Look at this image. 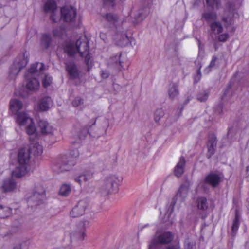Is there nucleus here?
I'll use <instances>...</instances> for the list:
<instances>
[{"mask_svg": "<svg viewBox=\"0 0 249 249\" xmlns=\"http://www.w3.org/2000/svg\"><path fill=\"white\" fill-rule=\"evenodd\" d=\"M64 51L69 56H73L79 53L80 56L85 58V62L89 67L91 63V56L89 53L88 42L86 39H77L76 42H69L64 48Z\"/></svg>", "mask_w": 249, "mask_h": 249, "instance_id": "obj_1", "label": "nucleus"}, {"mask_svg": "<svg viewBox=\"0 0 249 249\" xmlns=\"http://www.w3.org/2000/svg\"><path fill=\"white\" fill-rule=\"evenodd\" d=\"M103 18H105L109 23L110 27L113 28V30L115 32L116 36H118L120 35V38L117 42V44L121 47L126 45L129 41V38L125 32L122 31V26L124 21L119 20L118 17L114 14L109 13L103 16Z\"/></svg>", "mask_w": 249, "mask_h": 249, "instance_id": "obj_2", "label": "nucleus"}, {"mask_svg": "<svg viewBox=\"0 0 249 249\" xmlns=\"http://www.w3.org/2000/svg\"><path fill=\"white\" fill-rule=\"evenodd\" d=\"M30 160V153L28 148H22L19 150L18 156V165L12 172V177L20 178L27 173V167Z\"/></svg>", "mask_w": 249, "mask_h": 249, "instance_id": "obj_3", "label": "nucleus"}, {"mask_svg": "<svg viewBox=\"0 0 249 249\" xmlns=\"http://www.w3.org/2000/svg\"><path fill=\"white\" fill-rule=\"evenodd\" d=\"M70 157L63 156L59 159L55 165V170L58 172H64L70 170L71 167L74 166L75 162L72 158H75L79 156V151L77 149H74L70 152Z\"/></svg>", "mask_w": 249, "mask_h": 249, "instance_id": "obj_4", "label": "nucleus"}, {"mask_svg": "<svg viewBox=\"0 0 249 249\" xmlns=\"http://www.w3.org/2000/svg\"><path fill=\"white\" fill-rule=\"evenodd\" d=\"M121 181L116 175H110L107 177L100 189V192L103 196H106L116 191L119 183Z\"/></svg>", "mask_w": 249, "mask_h": 249, "instance_id": "obj_5", "label": "nucleus"}, {"mask_svg": "<svg viewBox=\"0 0 249 249\" xmlns=\"http://www.w3.org/2000/svg\"><path fill=\"white\" fill-rule=\"evenodd\" d=\"M45 192L41 185L39 184L36 185L32 195L27 196L28 206L32 208L41 203L45 197Z\"/></svg>", "mask_w": 249, "mask_h": 249, "instance_id": "obj_6", "label": "nucleus"}, {"mask_svg": "<svg viewBox=\"0 0 249 249\" xmlns=\"http://www.w3.org/2000/svg\"><path fill=\"white\" fill-rule=\"evenodd\" d=\"M28 60L24 55L17 58L11 66L9 75L11 78H14L27 64Z\"/></svg>", "mask_w": 249, "mask_h": 249, "instance_id": "obj_7", "label": "nucleus"}, {"mask_svg": "<svg viewBox=\"0 0 249 249\" xmlns=\"http://www.w3.org/2000/svg\"><path fill=\"white\" fill-rule=\"evenodd\" d=\"M173 239V235L170 232H165L159 235L156 233L150 242V248H151L159 244H168L171 242Z\"/></svg>", "mask_w": 249, "mask_h": 249, "instance_id": "obj_8", "label": "nucleus"}, {"mask_svg": "<svg viewBox=\"0 0 249 249\" xmlns=\"http://www.w3.org/2000/svg\"><path fill=\"white\" fill-rule=\"evenodd\" d=\"M89 206V199L86 198L80 200L71 211L70 216L75 218L83 215Z\"/></svg>", "mask_w": 249, "mask_h": 249, "instance_id": "obj_9", "label": "nucleus"}, {"mask_svg": "<svg viewBox=\"0 0 249 249\" xmlns=\"http://www.w3.org/2000/svg\"><path fill=\"white\" fill-rule=\"evenodd\" d=\"M224 178L223 173L219 171L211 172L205 178L204 181L213 187H217Z\"/></svg>", "mask_w": 249, "mask_h": 249, "instance_id": "obj_10", "label": "nucleus"}, {"mask_svg": "<svg viewBox=\"0 0 249 249\" xmlns=\"http://www.w3.org/2000/svg\"><path fill=\"white\" fill-rule=\"evenodd\" d=\"M189 190V187L187 185L182 184L178 189L176 196L173 198L172 202H171L169 209H170L169 214L173 212L174 206L176 204V201L179 199L180 201L184 200L186 197Z\"/></svg>", "mask_w": 249, "mask_h": 249, "instance_id": "obj_11", "label": "nucleus"}, {"mask_svg": "<svg viewBox=\"0 0 249 249\" xmlns=\"http://www.w3.org/2000/svg\"><path fill=\"white\" fill-rule=\"evenodd\" d=\"M235 11V9L234 4L231 2L227 3L226 8L222 18V20L225 23V26L226 27L232 24V18Z\"/></svg>", "mask_w": 249, "mask_h": 249, "instance_id": "obj_12", "label": "nucleus"}, {"mask_svg": "<svg viewBox=\"0 0 249 249\" xmlns=\"http://www.w3.org/2000/svg\"><path fill=\"white\" fill-rule=\"evenodd\" d=\"M94 167L91 164L88 168L85 169L78 176L74 178V180L81 184L91 179L94 174Z\"/></svg>", "mask_w": 249, "mask_h": 249, "instance_id": "obj_13", "label": "nucleus"}, {"mask_svg": "<svg viewBox=\"0 0 249 249\" xmlns=\"http://www.w3.org/2000/svg\"><path fill=\"white\" fill-rule=\"evenodd\" d=\"M61 18L66 22H73L76 15V9L71 6H64L61 9Z\"/></svg>", "mask_w": 249, "mask_h": 249, "instance_id": "obj_14", "label": "nucleus"}, {"mask_svg": "<svg viewBox=\"0 0 249 249\" xmlns=\"http://www.w3.org/2000/svg\"><path fill=\"white\" fill-rule=\"evenodd\" d=\"M89 224V222L85 221L79 224V229L72 232L71 234V238L72 240L82 241L84 239L86 234L85 233V227Z\"/></svg>", "mask_w": 249, "mask_h": 249, "instance_id": "obj_15", "label": "nucleus"}, {"mask_svg": "<svg viewBox=\"0 0 249 249\" xmlns=\"http://www.w3.org/2000/svg\"><path fill=\"white\" fill-rule=\"evenodd\" d=\"M217 147V139L215 135H210L207 142L208 151L206 157L210 159L215 153Z\"/></svg>", "mask_w": 249, "mask_h": 249, "instance_id": "obj_16", "label": "nucleus"}, {"mask_svg": "<svg viewBox=\"0 0 249 249\" xmlns=\"http://www.w3.org/2000/svg\"><path fill=\"white\" fill-rule=\"evenodd\" d=\"M57 5L55 2L52 0H48L44 5V10L45 12H51L50 19L54 23H56L58 20L55 17V13Z\"/></svg>", "mask_w": 249, "mask_h": 249, "instance_id": "obj_17", "label": "nucleus"}, {"mask_svg": "<svg viewBox=\"0 0 249 249\" xmlns=\"http://www.w3.org/2000/svg\"><path fill=\"white\" fill-rule=\"evenodd\" d=\"M122 54L117 53L114 56L111 57L108 61V65L119 71L124 69L123 61L121 58Z\"/></svg>", "mask_w": 249, "mask_h": 249, "instance_id": "obj_18", "label": "nucleus"}, {"mask_svg": "<svg viewBox=\"0 0 249 249\" xmlns=\"http://www.w3.org/2000/svg\"><path fill=\"white\" fill-rule=\"evenodd\" d=\"M66 67L71 79L74 80L78 78L79 72L76 64L74 62H70L67 63Z\"/></svg>", "mask_w": 249, "mask_h": 249, "instance_id": "obj_19", "label": "nucleus"}, {"mask_svg": "<svg viewBox=\"0 0 249 249\" xmlns=\"http://www.w3.org/2000/svg\"><path fill=\"white\" fill-rule=\"evenodd\" d=\"M151 0H147L146 4L144 7L139 9L137 15L136 16V19L137 22L142 21L149 13Z\"/></svg>", "mask_w": 249, "mask_h": 249, "instance_id": "obj_20", "label": "nucleus"}, {"mask_svg": "<svg viewBox=\"0 0 249 249\" xmlns=\"http://www.w3.org/2000/svg\"><path fill=\"white\" fill-rule=\"evenodd\" d=\"M186 160L183 156H181L176 166L174 169V175L177 178L180 177L184 172Z\"/></svg>", "mask_w": 249, "mask_h": 249, "instance_id": "obj_21", "label": "nucleus"}, {"mask_svg": "<svg viewBox=\"0 0 249 249\" xmlns=\"http://www.w3.org/2000/svg\"><path fill=\"white\" fill-rule=\"evenodd\" d=\"M53 40L49 33L43 34L40 39V45L42 48L47 49L52 46Z\"/></svg>", "mask_w": 249, "mask_h": 249, "instance_id": "obj_22", "label": "nucleus"}, {"mask_svg": "<svg viewBox=\"0 0 249 249\" xmlns=\"http://www.w3.org/2000/svg\"><path fill=\"white\" fill-rule=\"evenodd\" d=\"M2 185L5 193L12 192L17 187V183L12 178L5 179Z\"/></svg>", "mask_w": 249, "mask_h": 249, "instance_id": "obj_23", "label": "nucleus"}, {"mask_svg": "<svg viewBox=\"0 0 249 249\" xmlns=\"http://www.w3.org/2000/svg\"><path fill=\"white\" fill-rule=\"evenodd\" d=\"M32 119L24 112H18L17 114L16 122L20 125H24L29 123H32Z\"/></svg>", "mask_w": 249, "mask_h": 249, "instance_id": "obj_24", "label": "nucleus"}, {"mask_svg": "<svg viewBox=\"0 0 249 249\" xmlns=\"http://www.w3.org/2000/svg\"><path fill=\"white\" fill-rule=\"evenodd\" d=\"M38 125L41 133L43 134H50L53 131V127L46 121L39 120L38 122Z\"/></svg>", "mask_w": 249, "mask_h": 249, "instance_id": "obj_25", "label": "nucleus"}, {"mask_svg": "<svg viewBox=\"0 0 249 249\" xmlns=\"http://www.w3.org/2000/svg\"><path fill=\"white\" fill-rule=\"evenodd\" d=\"M45 69V65L43 63H36L33 64L28 72L30 74H35L36 75H40Z\"/></svg>", "mask_w": 249, "mask_h": 249, "instance_id": "obj_26", "label": "nucleus"}, {"mask_svg": "<svg viewBox=\"0 0 249 249\" xmlns=\"http://www.w3.org/2000/svg\"><path fill=\"white\" fill-rule=\"evenodd\" d=\"M39 82L36 78H29L27 80L26 88L30 91L36 92L39 89Z\"/></svg>", "mask_w": 249, "mask_h": 249, "instance_id": "obj_27", "label": "nucleus"}, {"mask_svg": "<svg viewBox=\"0 0 249 249\" xmlns=\"http://www.w3.org/2000/svg\"><path fill=\"white\" fill-rule=\"evenodd\" d=\"M23 107L22 103L17 99H12L10 102V109L14 114H17Z\"/></svg>", "mask_w": 249, "mask_h": 249, "instance_id": "obj_28", "label": "nucleus"}, {"mask_svg": "<svg viewBox=\"0 0 249 249\" xmlns=\"http://www.w3.org/2000/svg\"><path fill=\"white\" fill-rule=\"evenodd\" d=\"M27 124L28 125L26 127V132L29 136V139L30 141H35L37 139L35 124L32 121V123H29Z\"/></svg>", "mask_w": 249, "mask_h": 249, "instance_id": "obj_29", "label": "nucleus"}, {"mask_svg": "<svg viewBox=\"0 0 249 249\" xmlns=\"http://www.w3.org/2000/svg\"><path fill=\"white\" fill-rule=\"evenodd\" d=\"M32 142L30 145V147L28 148L29 152H33L34 155L38 156L42 154L43 152L42 146L40 145L38 142L35 141H31Z\"/></svg>", "mask_w": 249, "mask_h": 249, "instance_id": "obj_30", "label": "nucleus"}, {"mask_svg": "<svg viewBox=\"0 0 249 249\" xmlns=\"http://www.w3.org/2000/svg\"><path fill=\"white\" fill-rule=\"evenodd\" d=\"M240 216L237 210L235 212V217L233 220L231 226V236L234 237L235 236L240 225Z\"/></svg>", "mask_w": 249, "mask_h": 249, "instance_id": "obj_31", "label": "nucleus"}, {"mask_svg": "<svg viewBox=\"0 0 249 249\" xmlns=\"http://www.w3.org/2000/svg\"><path fill=\"white\" fill-rule=\"evenodd\" d=\"M211 33L213 35H219L223 30V27L222 24L218 21H213L210 24Z\"/></svg>", "mask_w": 249, "mask_h": 249, "instance_id": "obj_32", "label": "nucleus"}, {"mask_svg": "<svg viewBox=\"0 0 249 249\" xmlns=\"http://www.w3.org/2000/svg\"><path fill=\"white\" fill-rule=\"evenodd\" d=\"M168 96L171 100L175 99L179 94L178 85L176 83L171 84L168 89Z\"/></svg>", "mask_w": 249, "mask_h": 249, "instance_id": "obj_33", "label": "nucleus"}, {"mask_svg": "<svg viewBox=\"0 0 249 249\" xmlns=\"http://www.w3.org/2000/svg\"><path fill=\"white\" fill-rule=\"evenodd\" d=\"M52 103V100L50 97H45L41 99L39 104V107L41 111H46L49 108Z\"/></svg>", "mask_w": 249, "mask_h": 249, "instance_id": "obj_34", "label": "nucleus"}, {"mask_svg": "<svg viewBox=\"0 0 249 249\" xmlns=\"http://www.w3.org/2000/svg\"><path fill=\"white\" fill-rule=\"evenodd\" d=\"M197 207L198 209L201 210H206L208 208V204L206 198L200 197L197 199Z\"/></svg>", "mask_w": 249, "mask_h": 249, "instance_id": "obj_35", "label": "nucleus"}, {"mask_svg": "<svg viewBox=\"0 0 249 249\" xmlns=\"http://www.w3.org/2000/svg\"><path fill=\"white\" fill-rule=\"evenodd\" d=\"M11 215V209L0 205V218H4Z\"/></svg>", "mask_w": 249, "mask_h": 249, "instance_id": "obj_36", "label": "nucleus"}, {"mask_svg": "<svg viewBox=\"0 0 249 249\" xmlns=\"http://www.w3.org/2000/svg\"><path fill=\"white\" fill-rule=\"evenodd\" d=\"M71 192V186L69 184H63L59 190V194L63 196H68Z\"/></svg>", "mask_w": 249, "mask_h": 249, "instance_id": "obj_37", "label": "nucleus"}, {"mask_svg": "<svg viewBox=\"0 0 249 249\" xmlns=\"http://www.w3.org/2000/svg\"><path fill=\"white\" fill-rule=\"evenodd\" d=\"M202 18L207 22H210L211 21H215L217 19V15L215 12H208L203 13Z\"/></svg>", "mask_w": 249, "mask_h": 249, "instance_id": "obj_38", "label": "nucleus"}, {"mask_svg": "<svg viewBox=\"0 0 249 249\" xmlns=\"http://www.w3.org/2000/svg\"><path fill=\"white\" fill-rule=\"evenodd\" d=\"M164 114V112L161 108L157 109L154 112V119L155 123L159 124L160 120Z\"/></svg>", "mask_w": 249, "mask_h": 249, "instance_id": "obj_39", "label": "nucleus"}, {"mask_svg": "<svg viewBox=\"0 0 249 249\" xmlns=\"http://www.w3.org/2000/svg\"><path fill=\"white\" fill-rule=\"evenodd\" d=\"M209 95L208 91L206 90L199 92L197 95V100L200 102H205L207 100Z\"/></svg>", "mask_w": 249, "mask_h": 249, "instance_id": "obj_40", "label": "nucleus"}, {"mask_svg": "<svg viewBox=\"0 0 249 249\" xmlns=\"http://www.w3.org/2000/svg\"><path fill=\"white\" fill-rule=\"evenodd\" d=\"M52 33L54 37L61 38L63 35L64 30L61 27H57L53 30Z\"/></svg>", "mask_w": 249, "mask_h": 249, "instance_id": "obj_41", "label": "nucleus"}, {"mask_svg": "<svg viewBox=\"0 0 249 249\" xmlns=\"http://www.w3.org/2000/svg\"><path fill=\"white\" fill-rule=\"evenodd\" d=\"M89 130L86 127L82 128L77 132V137L80 140H83L87 136Z\"/></svg>", "mask_w": 249, "mask_h": 249, "instance_id": "obj_42", "label": "nucleus"}, {"mask_svg": "<svg viewBox=\"0 0 249 249\" xmlns=\"http://www.w3.org/2000/svg\"><path fill=\"white\" fill-rule=\"evenodd\" d=\"M207 3L209 6L213 8L218 9L221 5L220 0H206Z\"/></svg>", "mask_w": 249, "mask_h": 249, "instance_id": "obj_43", "label": "nucleus"}, {"mask_svg": "<svg viewBox=\"0 0 249 249\" xmlns=\"http://www.w3.org/2000/svg\"><path fill=\"white\" fill-rule=\"evenodd\" d=\"M84 100L80 97H76L72 102V105L74 107H78L84 104Z\"/></svg>", "mask_w": 249, "mask_h": 249, "instance_id": "obj_44", "label": "nucleus"}, {"mask_svg": "<svg viewBox=\"0 0 249 249\" xmlns=\"http://www.w3.org/2000/svg\"><path fill=\"white\" fill-rule=\"evenodd\" d=\"M217 59L218 58L216 56H213L209 65L205 70V72H206L207 73H208L211 71V69L215 66L216 62Z\"/></svg>", "mask_w": 249, "mask_h": 249, "instance_id": "obj_45", "label": "nucleus"}, {"mask_svg": "<svg viewBox=\"0 0 249 249\" xmlns=\"http://www.w3.org/2000/svg\"><path fill=\"white\" fill-rule=\"evenodd\" d=\"M52 78L48 75H45L42 79V85L44 88L48 87L52 83Z\"/></svg>", "mask_w": 249, "mask_h": 249, "instance_id": "obj_46", "label": "nucleus"}, {"mask_svg": "<svg viewBox=\"0 0 249 249\" xmlns=\"http://www.w3.org/2000/svg\"><path fill=\"white\" fill-rule=\"evenodd\" d=\"M197 63H198V66H199L198 69H197V73L195 76L194 79L195 81L196 82L199 81L201 77V74L200 72V69L201 68V65L199 62H195V64L196 65Z\"/></svg>", "mask_w": 249, "mask_h": 249, "instance_id": "obj_47", "label": "nucleus"}, {"mask_svg": "<svg viewBox=\"0 0 249 249\" xmlns=\"http://www.w3.org/2000/svg\"><path fill=\"white\" fill-rule=\"evenodd\" d=\"M229 37V35L227 33L220 34L216 37V39L219 42H225Z\"/></svg>", "mask_w": 249, "mask_h": 249, "instance_id": "obj_48", "label": "nucleus"}, {"mask_svg": "<svg viewBox=\"0 0 249 249\" xmlns=\"http://www.w3.org/2000/svg\"><path fill=\"white\" fill-rule=\"evenodd\" d=\"M223 106L221 104H219L214 107V112L215 114L220 115L222 113Z\"/></svg>", "mask_w": 249, "mask_h": 249, "instance_id": "obj_49", "label": "nucleus"}, {"mask_svg": "<svg viewBox=\"0 0 249 249\" xmlns=\"http://www.w3.org/2000/svg\"><path fill=\"white\" fill-rule=\"evenodd\" d=\"M115 0H104V4L105 6L113 7L115 5Z\"/></svg>", "mask_w": 249, "mask_h": 249, "instance_id": "obj_50", "label": "nucleus"}, {"mask_svg": "<svg viewBox=\"0 0 249 249\" xmlns=\"http://www.w3.org/2000/svg\"><path fill=\"white\" fill-rule=\"evenodd\" d=\"M194 245V243L189 240L186 241L185 242V248L186 249H192Z\"/></svg>", "mask_w": 249, "mask_h": 249, "instance_id": "obj_51", "label": "nucleus"}, {"mask_svg": "<svg viewBox=\"0 0 249 249\" xmlns=\"http://www.w3.org/2000/svg\"><path fill=\"white\" fill-rule=\"evenodd\" d=\"M101 76L103 78H107L109 76V73L107 71H101Z\"/></svg>", "mask_w": 249, "mask_h": 249, "instance_id": "obj_52", "label": "nucleus"}, {"mask_svg": "<svg viewBox=\"0 0 249 249\" xmlns=\"http://www.w3.org/2000/svg\"><path fill=\"white\" fill-rule=\"evenodd\" d=\"M231 83H230V84L229 85L228 87V88L227 89H226L225 91H224V93L223 94V96L222 97V99H224V98H225V97L226 96H227V95L229 93V89L231 88Z\"/></svg>", "mask_w": 249, "mask_h": 249, "instance_id": "obj_53", "label": "nucleus"}, {"mask_svg": "<svg viewBox=\"0 0 249 249\" xmlns=\"http://www.w3.org/2000/svg\"><path fill=\"white\" fill-rule=\"evenodd\" d=\"M246 178L247 181H249V166H248L246 168Z\"/></svg>", "mask_w": 249, "mask_h": 249, "instance_id": "obj_54", "label": "nucleus"}, {"mask_svg": "<svg viewBox=\"0 0 249 249\" xmlns=\"http://www.w3.org/2000/svg\"><path fill=\"white\" fill-rule=\"evenodd\" d=\"M192 97L191 96L187 97V99L185 100V101L183 103V105H185L187 103H188L189 102V101L192 99Z\"/></svg>", "mask_w": 249, "mask_h": 249, "instance_id": "obj_55", "label": "nucleus"}, {"mask_svg": "<svg viewBox=\"0 0 249 249\" xmlns=\"http://www.w3.org/2000/svg\"><path fill=\"white\" fill-rule=\"evenodd\" d=\"M100 36L104 40H105L107 38L105 34H104L103 33H100Z\"/></svg>", "mask_w": 249, "mask_h": 249, "instance_id": "obj_56", "label": "nucleus"}, {"mask_svg": "<svg viewBox=\"0 0 249 249\" xmlns=\"http://www.w3.org/2000/svg\"><path fill=\"white\" fill-rule=\"evenodd\" d=\"M13 249H21V247L20 246H17L15 247Z\"/></svg>", "mask_w": 249, "mask_h": 249, "instance_id": "obj_57", "label": "nucleus"}, {"mask_svg": "<svg viewBox=\"0 0 249 249\" xmlns=\"http://www.w3.org/2000/svg\"><path fill=\"white\" fill-rule=\"evenodd\" d=\"M166 249H176L175 247L171 246V247H168Z\"/></svg>", "mask_w": 249, "mask_h": 249, "instance_id": "obj_58", "label": "nucleus"}, {"mask_svg": "<svg viewBox=\"0 0 249 249\" xmlns=\"http://www.w3.org/2000/svg\"><path fill=\"white\" fill-rule=\"evenodd\" d=\"M156 246H154L153 247H152L151 248H150V244L149 245V249H154Z\"/></svg>", "mask_w": 249, "mask_h": 249, "instance_id": "obj_59", "label": "nucleus"}, {"mask_svg": "<svg viewBox=\"0 0 249 249\" xmlns=\"http://www.w3.org/2000/svg\"><path fill=\"white\" fill-rule=\"evenodd\" d=\"M122 1H124L125 0H120Z\"/></svg>", "mask_w": 249, "mask_h": 249, "instance_id": "obj_60", "label": "nucleus"}]
</instances>
